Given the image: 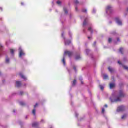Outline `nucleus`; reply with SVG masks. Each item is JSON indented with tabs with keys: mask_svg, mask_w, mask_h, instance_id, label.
<instances>
[{
	"mask_svg": "<svg viewBox=\"0 0 128 128\" xmlns=\"http://www.w3.org/2000/svg\"><path fill=\"white\" fill-rule=\"evenodd\" d=\"M124 96H126V94H124V91H122V90H120L116 96V98L113 99L112 98L114 97V95H112V97H110V100L111 102H121L122 98H124Z\"/></svg>",
	"mask_w": 128,
	"mask_h": 128,
	"instance_id": "1",
	"label": "nucleus"
},
{
	"mask_svg": "<svg viewBox=\"0 0 128 128\" xmlns=\"http://www.w3.org/2000/svg\"><path fill=\"white\" fill-rule=\"evenodd\" d=\"M72 54H73L72 52L68 51V50H66L64 52L63 58L62 60V62L64 66H66V54H68V56H69V58H72Z\"/></svg>",
	"mask_w": 128,
	"mask_h": 128,
	"instance_id": "2",
	"label": "nucleus"
},
{
	"mask_svg": "<svg viewBox=\"0 0 128 128\" xmlns=\"http://www.w3.org/2000/svg\"><path fill=\"white\" fill-rule=\"evenodd\" d=\"M114 12V10L112 9V7L110 6H108L106 8V14H108L109 16H110Z\"/></svg>",
	"mask_w": 128,
	"mask_h": 128,
	"instance_id": "3",
	"label": "nucleus"
},
{
	"mask_svg": "<svg viewBox=\"0 0 128 128\" xmlns=\"http://www.w3.org/2000/svg\"><path fill=\"white\" fill-rule=\"evenodd\" d=\"M64 32H62V36L64 40V45L65 46L70 45L72 42L70 41V40H66V38L64 36Z\"/></svg>",
	"mask_w": 128,
	"mask_h": 128,
	"instance_id": "4",
	"label": "nucleus"
},
{
	"mask_svg": "<svg viewBox=\"0 0 128 128\" xmlns=\"http://www.w3.org/2000/svg\"><path fill=\"white\" fill-rule=\"evenodd\" d=\"M19 58H22V56H26V53L24 52V50L22 48V47L19 48Z\"/></svg>",
	"mask_w": 128,
	"mask_h": 128,
	"instance_id": "5",
	"label": "nucleus"
},
{
	"mask_svg": "<svg viewBox=\"0 0 128 128\" xmlns=\"http://www.w3.org/2000/svg\"><path fill=\"white\" fill-rule=\"evenodd\" d=\"M126 110V106H120L118 107L117 108V112H124V110Z\"/></svg>",
	"mask_w": 128,
	"mask_h": 128,
	"instance_id": "6",
	"label": "nucleus"
},
{
	"mask_svg": "<svg viewBox=\"0 0 128 128\" xmlns=\"http://www.w3.org/2000/svg\"><path fill=\"white\" fill-rule=\"evenodd\" d=\"M115 22L118 24V26H122V20L118 17H116L115 18Z\"/></svg>",
	"mask_w": 128,
	"mask_h": 128,
	"instance_id": "7",
	"label": "nucleus"
},
{
	"mask_svg": "<svg viewBox=\"0 0 128 128\" xmlns=\"http://www.w3.org/2000/svg\"><path fill=\"white\" fill-rule=\"evenodd\" d=\"M2 46L0 44V56H2V54H6V52L2 50Z\"/></svg>",
	"mask_w": 128,
	"mask_h": 128,
	"instance_id": "8",
	"label": "nucleus"
},
{
	"mask_svg": "<svg viewBox=\"0 0 128 128\" xmlns=\"http://www.w3.org/2000/svg\"><path fill=\"white\" fill-rule=\"evenodd\" d=\"M80 58H82V57H80V53H76L75 56V60H80Z\"/></svg>",
	"mask_w": 128,
	"mask_h": 128,
	"instance_id": "9",
	"label": "nucleus"
},
{
	"mask_svg": "<svg viewBox=\"0 0 128 128\" xmlns=\"http://www.w3.org/2000/svg\"><path fill=\"white\" fill-rule=\"evenodd\" d=\"M19 76H20L21 78H22V80H26V76L23 75L22 73L20 72L19 74Z\"/></svg>",
	"mask_w": 128,
	"mask_h": 128,
	"instance_id": "10",
	"label": "nucleus"
},
{
	"mask_svg": "<svg viewBox=\"0 0 128 128\" xmlns=\"http://www.w3.org/2000/svg\"><path fill=\"white\" fill-rule=\"evenodd\" d=\"M40 126V122H35L32 124V126L33 128H37V126Z\"/></svg>",
	"mask_w": 128,
	"mask_h": 128,
	"instance_id": "11",
	"label": "nucleus"
},
{
	"mask_svg": "<svg viewBox=\"0 0 128 128\" xmlns=\"http://www.w3.org/2000/svg\"><path fill=\"white\" fill-rule=\"evenodd\" d=\"M88 18H84V21L83 22V24H82L83 28H84L86 26V23L88 22Z\"/></svg>",
	"mask_w": 128,
	"mask_h": 128,
	"instance_id": "12",
	"label": "nucleus"
},
{
	"mask_svg": "<svg viewBox=\"0 0 128 128\" xmlns=\"http://www.w3.org/2000/svg\"><path fill=\"white\" fill-rule=\"evenodd\" d=\"M16 88H20L22 86V83L20 81H16Z\"/></svg>",
	"mask_w": 128,
	"mask_h": 128,
	"instance_id": "13",
	"label": "nucleus"
},
{
	"mask_svg": "<svg viewBox=\"0 0 128 128\" xmlns=\"http://www.w3.org/2000/svg\"><path fill=\"white\" fill-rule=\"evenodd\" d=\"M88 30L89 32H90L91 34H93L94 32H96L95 30H92V27H89L88 28Z\"/></svg>",
	"mask_w": 128,
	"mask_h": 128,
	"instance_id": "14",
	"label": "nucleus"
},
{
	"mask_svg": "<svg viewBox=\"0 0 128 128\" xmlns=\"http://www.w3.org/2000/svg\"><path fill=\"white\" fill-rule=\"evenodd\" d=\"M116 86V84L114 83H110V88H114Z\"/></svg>",
	"mask_w": 128,
	"mask_h": 128,
	"instance_id": "15",
	"label": "nucleus"
},
{
	"mask_svg": "<svg viewBox=\"0 0 128 128\" xmlns=\"http://www.w3.org/2000/svg\"><path fill=\"white\" fill-rule=\"evenodd\" d=\"M63 10H64V12H65L66 14H68V8H66V6H64L63 8Z\"/></svg>",
	"mask_w": 128,
	"mask_h": 128,
	"instance_id": "16",
	"label": "nucleus"
},
{
	"mask_svg": "<svg viewBox=\"0 0 128 128\" xmlns=\"http://www.w3.org/2000/svg\"><path fill=\"white\" fill-rule=\"evenodd\" d=\"M6 63L10 64V58H8V56H6Z\"/></svg>",
	"mask_w": 128,
	"mask_h": 128,
	"instance_id": "17",
	"label": "nucleus"
},
{
	"mask_svg": "<svg viewBox=\"0 0 128 128\" xmlns=\"http://www.w3.org/2000/svg\"><path fill=\"white\" fill-rule=\"evenodd\" d=\"M108 70L109 72H114V68H112L110 67H108Z\"/></svg>",
	"mask_w": 128,
	"mask_h": 128,
	"instance_id": "18",
	"label": "nucleus"
},
{
	"mask_svg": "<svg viewBox=\"0 0 128 128\" xmlns=\"http://www.w3.org/2000/svg\"><path fill=\"white\" fill-rule=\"evenodd\" d=\"M108 76L107 74H105L103 76L104 80H108Z\"/></svg>",
	"mask_w": 128,
	"mask_h": 128,
	"instance_id": "19",
	"label": "nucleus"
},
{
	"mask_svg": "<svg viewBox=\"0 0 128 128\" xmlns=\"http://www.w3.org/2000/svg\"><path fill=\"white\" fill-rule=\"evenodd\" d=\"M10 54L13 56L14 52V49H10Z\"/></svg>",
	"mask_w": 128,
	"mask_h": 128,
	"instance_id": "20",
	"label": "nucleus"
},
{
	"mask_svg": "<svg viewBox=\"0 0 128 128\" xmlns=\"http://www.w3.org/2000/svg\"><path fill=\"white\" fill-rule=\"evenodd\" d=\"M76 80H74L72 82V86H76Z\"/></svg>",
	"mask_w": 128,
	"mask_h": 128,
	"instance_id": "21",
	"label": "nucleus"
},
{
	"mask_svg": "<svg viewBox=\"0 0 128 128\" xmlns=\"http://www.w3.org/2000/svg\"><path fill=\"white\" fill-rule=\"evenodd\" d=\"M122 66H123L124 70H128V66H126L124 65H122Z\"/></svg>",
	"mask_w": 128,
	"mask_h": 128,
	"instance_id": "22",
	"label": "nucleus"
},
{
	"mask_svg": "<svg viewBox=\"0 0 128 128\" xmlns=\"http://www.w3.org/2000/svg\"><path fill=\"white\" fill-rule=\"evenodd\" d=\"M79 80H80L82 84H84V82H82V77H80Z\"/></svg>",
	"mask_w": 128,
	"mask_h": 128,
	"instance_id": "23",
	"label": "nucleus"
},
{
	"mask_svg": "<svg viewBox=\"0 0 128 128\" xmlns=\"http://www.w3.org/2000/svg\"><path fill=\"white\" fill-rule=\"evenodd\" d=\"M126 118V114H124L122 116V119L124 120V118Z\"/></svg>",
	"mask_w": 128,
	"mask_h": 128,
	"instance_id": "24",
	"label": "nucleus"
},
{
	"mask_svg": "<svg viewBox=\"0 0 128 128\" xmlns=\"http://www.w3.org/2000/svg\"><path fill=\"white\" fill-rule=\"evenodd\" d=\"M123 50H124V48H120V50H119V52H120V54H124V53L122 52Z\"/></svg>",
	"mask_w": 128,
	"mask_h": 128,
	"instance_id": "25",
	"label": "nucleus"
},
{
	"mask_svg": "<svg viewBox=\"0 0 128 128\" xmlns=\"http://www.w3.org/2000/svg\"><path fill=\"white\" fill-rule=\"evenodd\" d=\"M90 50L89 49H86V54H88V52H90Z\"/></svg>",
	"mask_w": 128,
	"mask_h": 128,
	"instance_id": "26",
	"label": "nucleus"
},
{
	"mask_svg": "<svg viewBox=\"0 0 128 128\" xmlns=\"http://www.w3.org/2000/svg\"><path fill=\"white\" fill-rule=\"evenodd\" d=\"M19 104L20 106H24V102H20Z\"/></svg>",
	"mask_w": 128,
	"mask_h": 128,
	"instance_id": "27",
	"label": "nucleus"
},
{
	"mask_svg": "<svg viewBox=\"0 0 128 128\" xmlns=\"http://www.w3.org/2000/svg\"><path fill=\"white\" fill-rule=\"evenodd\" d=\"M32 114L34 116H36V109H34L32 112Z\"/></svg>",
	"mask_w": 128,
	"mask_h": 128,
	"instance_id": "28",
	"label": "nucleus"
},
{
	"mask_svg": "<svg viewBox=\"0 0 128 128\" xmlns=\"http://www.w3.org/2000/svg\"><path fill=\"white\" fill-rule=\"evenodd\" d=\"M99 86L102 90H104V86L102 85H100Z\"/></svg>",
	"mask_w": 128,
	"mask_h": 128,
	"instance_id": "29",
	"label": "nucleus"
},
{
	"mask_svg": "<svg viewBox=\"0 0 128 128\" xmlns=\"http://www.w3.org/2000/svg\"><path fill=\"white\" fill-rule=\"evenodd\" d=\"M96 8H94L92 11V14H96Z\"/></svg>",
	"mask_w": 128,
	"mask_h": 128,
	"instance_id": "30",
	"label": "nucleus"
},
{
	"mask_svg": "<svg viewBox=\"0 0 128 128\" xmlns=\"http://www.w3.org/2000/svg\"><path fill=\"white\" fill-rule=\"evenodd\" d=\"M56 4H59L60 6V4H62V2L60 1H57Z\"/></svg>",
	"mask_w": 128,
	"mask_h": 128,
	"instance_id": "31",
	"label": "nucleus"
},
{
	"mask_svg": "<svg viewBox=\"0 0 128 128\" xmlns=\"http://www.w3.org/2000/svg\"><path fill=\"white\" fill-rule=\"evenodd\" d=\"M82 12L86 13L87 12V10H86V9H82Z\"/></svg>",
	"mask_w": 128,
	"mask_h": 128,
	"instance_id": "32",
	"label": "nucleus"
},
{
	"mask_svg": "<svg viewBox=\"0 0 128 128\" xmlns=\"http://www.w3.org/2000/svg\"><path fill=\"white\" fill-rule=\"evenodd\" d=\"M24 94V92L20 91L19 93V96H22Z\"/></svg>",
	"mask_w": 128,
	"mask_h": 128,
	"instance_id": "33",
	"label": "nucleus"
},
{
	"mask_svg": "<svg viewBox=\"0 0 128 128\" xmlns=\"http://www.w3.org/2000/svg\"><path fill=\"white\" fill-rule=\"evenodd\" d=\"M73 68H74V70L75 71V72H76V66H74Z\"/></svg>",
	"mask_w": 128,
	"mask_h": 128,
	"instance_id": "34",
	"label": "nucleus"
},
{
	"mask_svg": "<svg viewBox=\"0 0 128 128\" xmlns=\"http://www.w3.org/2000/svg\"><path fill=\"white\" fill-rule=\"evenodd\" d=\"M74 4H78V0H74Z\"/></svg>",
	"mask_w": 128,
	"mask_h": 128,
	"instance_id": "35",
	"label": "nucleus"
},
{
	"mask_svg": "<svg viewBox=\"0 0 128 128\" xmlns=\"http://www.w3.org/2000/svg\"><path fill=\"white\" fill-rule=\"evenodd\" d=\"M38 106V103H36V104L34 105V108H36V106Z\"/></svg>",
	"mask_w": 128,
	"mask_h": 128,
	"instance_id": "36",
	"label": "nucleus"
},
{
	"mask_svg": "<svg viewBox=\"0 0 128 128\" xmlns=\"http://www.w3.org/2000/svg\"><path fill=\"white\" fill-rule=\"evenodd\" d=\"M102 114H104V108H102Z\"/></svg>",
	"mask_w": 128,
	"mask_h": 128,
	"instance_id": "37",
	"label": "nucleus"
},
{
	"mask_svg": "<svg viewBox=\"0 0 128 128\" xmlns=\"http://www.w3.org/2000/svg\"><path fill=\"white\" fill-rule=\"evenodd\" d=\"M108 42H112V38H109L108 40Z\"/></svg>",
	"mask_w": 128,
	"mask_h": 128,
	"instance_id": "38",
	"label": "nucleus"
},
{
	"mask_svg": "<svg viewBox=\"0 0 128 128\" xmlns=\"http://www.w3.org/2000/svg\"><path fill=\"white\" fill-rule=\"evenodd\" d=\"M68 34H69L70 36H72V32H70V31L68 32Z\"/></svg>",
	"mask_w": 128,
	"mask_h": 128,
	"instance_id": "39",
	"label": "nucleus"
},
{
	"mask_svg": "<svg viewBox=\"0 0 128 128\" xmlns=\"http://www.w3.org/2000/svg\"><path fill=\"white\" fill-rule=\"evenodd\" d=\"M96 42H94V44H93V46H96Z\"/></svg>",
	"mask_w": 128,
	"mask_h": 128,
	"instance_id": "40",
	"label": "nucleus"
},
{
	"mask_svg": "<svg viewBox=\"0 0 128 128\" xmlns=\"http://www.w3.org/2000/svg\"><path fill=\"white\" fill-rule=\"evenodd\" d=\"M126 58H123V62H126Z\"/></svg>",
	"mask_w": 128,
	"mask_h": 128,
	"instance_id": "41",
	"label": "nucleus"
},
{
	"mask_svg": "<svg viewBox=\"0 0 128 128\" xmlns=\"http://www.w3.org/2000/svg\"><path fill=\"white\" fill-rule=\"evenodd\" d=\"M75 115H76V118H78V114L76 112L75 113Z\"/></svg>",
	"mask_w": 128,
	"mask_h": 128,
	"instance_id": "42",
	"label": "nucleus"
},
{
	"mask_svg": "<svg viewBox=\"0 0 128 128\" xmlns=\"http://www.w3.org/2000/svg\"><path fill=\"white\" fill-rule=\"evenodd\" d=\"M118 64H122V63H121V62H120V60H118Z\"/></svg>",
	"mask_w": 128,
	"mask_h": 128,
	"instance_id": "43",
	"label": "nucleus"
},
{
	"mask_svg": "<svg viewBox=\"0 0 128 128\" xmlns=\"http://www.w3.org/2000/svg\"><path fill=\"white\" fill-rule=\"evenodd\" d=\"M40 122H44V119H42L41 120H40Z\"/></svg>",
	"mask_w": 128,
	"mask_h": 128,
	"instance_id": "44",
	"label": "nucleus"
},
{
	"mask_svg": "<svg viewBox=\"0 0 128 128\" xmlns=\"http://www.w3.org/2000/svg\"><path fill=\"white\" fill-rule=\"evenodd\" d=\"M19 124H20V126H22V122H19Z\"/></svg>",
	"mask_w": 128,
	"mask_h": 128,
	"instance_id": "45",
	"label": "nucleus"
},
{
	"mask_svg": "<svg viewBox=\"0 0 128 128\" xmlns=\"http://www.w3.org/2000/svg\"><path fill=\"white\" fill-rule=\"evenodd\" d=\"M111 34H116V32H111Z\"/></svg>",
	"mask_w": 128,
	"mask_h": 128,
	"instance_id": "46",
	"label": "nucleus"
},
{
	"mask_svg": "<svg viewBox=\"0 0 128 128\" xmlns=\"http://www.w3.org/2000/svg\"><path fill=\"white\" fill-rule=\"evenodd\" d=\"M68 71L69 72V74H70V70H68Z\"/></svg>",
	"mask_w": 128,
	"mask_h": 128,
	"instance_id": "47",
	"label": "nucleus"
},
{
	"mask_svg": "<svg viewBox=\"0 0 128 128\" xmlns=\"http://www.w3.org/2000/svg\"><path fill=\"white\" fill-rule=\"evenodd\" d=\"M75 10H76V11H78V8H77V7H76V8H75Z\"/></svg>",
	"mask_w": 128,
	"mask_h": 128,
	"instance_id": "48",
	"label": "nucleus"
},
{
	"mask_svg": "<svg viewBox=\"0 0 128 128\" xmlns=\"http://www.w3.org/2000/svg\"><path fill=\"white\" fill-rule=\"evenodd\" d=\"M117 42H120V38H117Z\"/></svg>",
	"mask_w": 128,
	"mask_h": 128,
	"instance_id": "49",
	"label": "nucleus"
},
{
	"mask_svg": "<svg viewBox=\"0 0 128 128\" xmlns=\"http://www.w3.org/2000/svg\"><path fill=\"white\" fill-rule=\"evenodd\" d=\"M104 107H105V108H108V105H107V104H105V105H104Z\"/></svg>",
	"mask_w": 128,
	"mask_h": 128,
	"instance_id": "50",
	"label": "nucleus"
},
{
	"mask_svg": "<svg viewBox=\"0 0 128 128\" xmlns=\"http://www.w3.org/2000/svg\"><path fill=\"white\" fill-rule=\"evenodd\" d=\"M13 112H14V114H15V112H16V110H13Z\"/></svg>",
	"mask_w": 128,
	"mask_h": 128,
	"instance_id": "51",
	"label": "nucleus"
},
{
	"mask_svg": "<svg viewBox=\"0 0 128 128\" xmlns=\"http://www.w3.org/2000/svg\"><path fill=\"white\" fill-rule=\"evenodd\" d=\"M21 4H22V6H24V2H21Z\"/></svg>",
	"mask_w": 128,
	"mask_h": 128,
	"instance_id": "52",
	"label": "nucleus"
},
{
	"mask_svg": "<svg viewBox=\"0 0 128 128\" xmlns=\"http://www.w3.org/2000/svg\"><path fill=\"white\" fill-rule=\"evenodd\" d=\"M90 38H92V37H90V36H88V39L90 40Z\"/></svg>",
	"mask_w": 128,
	"mask_h": 128,
	"instance_id": "53",
	"label": "nucleus"
},
{
	"mask_svg": "<svg viewBox=\"0 0 128 128\" xmlns=\"http://www.w3.org/2000/svg\"><path fill=\"white\" fill-rule=\"evenodd\" d=\"M0 10H2V7H0Z\"/></svg>",
	"mask_w": 128,
	"mask_h": 128,
	"instance_id": "54",
	"label": "nucleus"
},
{
	"mask_svg": "<svg viewBox=\"0 0 128 128\" xmlns=\"http://www.w3.org/2000/svg\"><path fill=\"white\" fill-rule=\"evenodd\" d=\"M82 18H84V16H80L81 20H82Z\"/></svg>",
	"mask_w": 128,
	"mask_h": 128,
	"instance_id": "55",
	"label": "nucleus"
},
{
	"mask_svg": "<svg viewBox=\"0 0 128 128\" xmlns=\"http://www.w3.org/2000/svg\"><path fill=\"white\" fill-rule=\"evenodd\" d=\"M109 24H112V21H110V22H109Z\"/></svg>",
	"mask_w": 128,
	"mask_h": 128,
	"instance_id": "56",
	"label": "nucleus"
},
{
	"mask_svg": "<svg viewBox=\"0 0 128 128\" xmlns=\"http://www.w3.org/2000/svg\"><path fill=\"white\" fill-rule=\"evenodd\" d=\"M126 12H128V8H127L126 9Z\"/></svg>",
	"mask_w": 128,
	"mask_h": 128,
	"instance_id": "57",
	"label": "nucleus"
},
{
	"mask_svg": "<svg viewBox=\"0 0 128 128\" xmlns=\"http://www.w3.org/2000/svg\"><path fill=\"white\" fill-rule=\"evenodd\" d=\"M26 118H28V116H26Z\"/></svg>",
	"mask_w": 128,
	"mask_h": 128,
	"instance_id": "58",
	"label": "nucleus"
},
{
	"mask_svg": "<svg viewBox=\"0 0 128 128\" xmlns=\"http://www.w3.org/2000/svg\"><path fill=\"white\" fill-rule=\"evenodd\" d=\"M83 32H84V30H83Z\"/></svg>",
	"mask_w": 128,
	"mask_h": 128,
	"instance_id": "59",
	"label": "nucleus"
},
{
	"mask_svg": "<svg viewBox=\"0 0 128 128\" xmlns=\"http://www.w3.org/2000/svg\"><path fill=\"white\" fill-rule=\"evenodd\" d=\"M0 74H2V73L0 72Z\"/></svg>",
	"mask_w": 128,
	"mask_h": 128,
	"instance_id": "60",
	"label": "nucleus"
},
{
	"mask_svg": "<svg viewBox=\"0 0 128 128\" xmlns=\"http://www.w3.org/2000/svg\"><path fill=\"white\" fill-rule=\"evenodd\" d=\"M24 86H26V84H24Z\"/></svg>",
	"mask_w": 128,
	"mask_h": 128,
	"instance_id": "61",
	"label": "nucleus"
},
{
	"mask_svg": "<svg viewBox=\"0 0 128 128\" xmlns=\"http://www.w3.org/2000/svg\"><path fill=\"white\" fill-rule=\"evenodd\" d=\"M70 96H72V95H71V94H70Z\"/></svg>",
	"mask_w": 128,
	"mask_h": 128,
	"instance_id": "62",
	"label": "nucleus"
}]
</instances>
